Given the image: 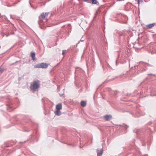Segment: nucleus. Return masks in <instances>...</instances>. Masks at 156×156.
Returning <instances> with one entry per match:
<instances>
[{
	"mask_svg": "<svg viewBox=\"0 0 156 156\" xmlns=\"http://www.w3.org/2000/svg\"><path fill=\"white\" fill-rule=\"evenodd\" d=\"M2 71V70H1V69H0V72H1V71Z\"/></svg>",
	"mask_w": 156,
	"mask_h": 156,
	"instance_id": "nucleus-17",
	"label": "nucleus"
},
{
	"mask_svg": "<svg viewBox=\"0 0 156 156\" xmlns=\"http://www.w3.org/2000/svg\"><path fill=\"white\" fill-rule=\"evenodd\" d=\"M125 19H128V18L126 16H125V18H124Z\"/></svg>",
	"mask_w": 156,
	"mask_h": 156,
	"instance_id": "nucleus-15",
	"label": "nucleus"
},
{
	"mask_svg": "<svg viewBox=\"0 0 156 156\" xmlns=\"http://www.w3.org/2000/svg\"><path fill=\"white\" fill-rule=\"evenodd\" d=\"M49 12H43L42 13L41 15L39 17V19H41V18L42 19H44L45 17L48 16V15Z\"/></svg>",
	"mask_w": 156,
	"mask_h": 156,
	"instance_id": "nucleus-3",
	"label": "nucleus"
},
{
	"mask_svg": "<svg viewBox=\"0 0 156 156\" xmlns=\"http://www.w3.org/2000/svg\"><path fill=\"white\" fill-rule=\"evenodd\" d=\"M40 22H39V24H40Z\"/></svg>",
	"mask_w": 156,
	"mask_h": 156,
	"instance_id": "nucleus-18",
	"label": "nucleus"
},
{
	"mask_svg": "<svg viewBox=\"0 0 156 156\" xmlns=\"http://www.w3.org/2000/svg\"><path fill=\"white\" fill-rule=\"evenodd\" d=\"M56 108L57 110H60L62 108V105L61 104H59L56 105Z\"/></svg>",
	"mask_w": 156,
	"mask_h": 156,
	"instance_id": "nucleus-5",
	"label": "nucleus"
},
{
	"mask_svg": "<svg viewBox=\"0 0 156 156\" xmlns=\"http://www.w3.org/2000/svg\"><path fill=\"white\" fill-rule=\"evenodd\" d=\"M155 25L154 23H153L152 24H150L147 25V27L149 28H151L152 27H153Z\"/></svg>",
	"mask_w": 156,
	"mask_h": 156,
	"instance_id": "nucleus-10",
	"label": "nucleus"
},
{
	"mask_svg": "<svg viewBox=\"0 0 156 156\" xmlns=\"http://www.w3.org/2000/svg\"><path fill=\"white\" fill-rule=\"evenodd\" d=\"M66 52V51L65 50H63L62 51V54L63 55H64V54H65V53Z\"/></svg>",
	"mask_w": 156,
	"mask_h": 156,
	"instance_id": "nucleus-13",
	"label": "nucleus"
},
{
	"mask_svg": "<svg viewBox=\"0 0 156 156\" xmlns=\"http://www.w3.org/2000/svg\"><path fill=\"white\" fill-rule=\"evenodd\" d=\"M31 56L33 60L34 61L36 60L35 58V54L34 53H32L31 54Z\"/></svg>",
	"mask_w": 156,
	"mask_h": 156,
	"instance_id": "nucleus-8",
	"label": "nucleus"
},
{
	"mask_svg": "<svg viewBox=\"0 0 156 156\" xmlns=\"http://www.w3.org/2000/svg\"><path fill=\"white\" fill-rule=\"evenodd\" d=\"M11 19H13V18L12 17V16H11Z\"/></svg>",
	"mask_w": 156,
	"mask_h": 156,
	"instance_id": "nucleus-16",
	"label": "nucleus"
},
{
	"mask_svg": "<svg viewBox=\"0 0 156 156\" xmlns=\"http://www.w3.org/2000/svg\"><path fill=\"white\" fill-rule=\"evenodd\" d=\"M1 18H2V19H5V16H4L3 17H1L0 18V19Z\"/></svg>",
	"mask_w": 156,
	"mask_h": 156,
	"instance_id": "nucleus-14",
	"label": "nucleus"
},
{
	"mask_svg": "<svg viewBox=\"0 0 156 156\" xmlns=\"http://www.w3.org/2000/svg\"><path fill=\"white\" fill-rule=\"evenodd\" d=\"M39 87L38 83L36 81L34 82L33 85H31L30 86V89L33 90H36Z\"/></svg>",
	"mask_w": 156,
	"mask_h": 156,
	"instance_id": "nucleus-2",
	"label": "nucleus"
},
{
	"mask_svg": "<svg viewBox=\"0 0 156 156\" xmlns=\"http://www.w3.org/2000/svg\"><path fill=\"white\" fill-rule=\"evenodd\" d=\"M103 153V151L101 149L99 152L98 150H97L98 156H101Z\"/></svg>",
	"mask_w": 156,
	"mask_h": 156,
	"instance_id": "nucleus-7",
	"label": "nucleus"
},
{
	"mask_svg": "<svg viewBox=\"0 0 156 156\" xmlns=\"http://www.w3.org/2000/svg\"><path fill=\"white\" fill-rule=\"evenodd\" d=\"M55 115H60L61 114V112L59 110H57L55 111Z\"/></svg>",
	"mask_w": 156,
	"mask_h": 156,
	"instance_id": "nucleus-9",
	"label": "nucleus"
},
{
	"mask_svg": "<svg viewBox=\"0 0 156 156\" xmlns=\"http://www.w3.org/2000/svg\"><path fill=\"white\" fill-rule=\"evenodd\" d=\"M104 117L106 120H108L112 118V116L111 115H106L104 116Z\"/></svg>",
	"mask_w": 156,
	"mask_h": 156,
	"instance_id": "nucleus-6",
	"label": "nucleus"
},
{
	"mask_svg": "<svg viewBox=\"0 0 156 156\" xmlns=\"http://www.w3.org/2000/svg\"><path fill=\"white\" fill-rule=\"evenodd\" d=\"M81 105L83 107H84L86 105V103L84 101H82L81 102Z\"/></svg>",
	"mask_w": 156,
	"mask_h": 156,
	"instance_id": "nucleus-11",
	"label": "nucleus"
},
{
	"mask_svg": "<svg viewBox=\"0 0 156 156\" xmlns=\"http://www.w3.org/2000/svg\"><path fill=\"white\" fill-rule=\"evenodd\" d=\"M48 64L46 63H41L39 64H38L34 66V67L35 68H45L48 66Z\"/></svg>",
	"mask_w": 156,
	"mask_h": 156,
	"instance_id": "nucleus-1",
	"label": "nucleus"
},
{
	"mask_svg": "<svg viewBox=\"0 0 156 156\" xmlns=\"http://www.w3.org/2000/svg\"><path fill=\"white\" fill-rule=\"evenodd\" d=\"M84 1L88 3L91 2L93 4H96L98 3L97 0H84Z\"/></svg>",
	"mask_w": 156,
	"mask_h": 156,
	"instance_id": "nucleus-4",
	"label": "nucleus"
},
{
	"mask_svg": "<svg viewBox=\"0 0 156 156\" xmlns=\"http://www.w3.org/2000/svg\"><path fill=\"white\" fill-rule=\"evenodd\" d=\"M143 2V0H138V3L140 4V2Z\"/></svg>",
	"mask_w": 156,
	"mask_h": 156,
	"instance_id": "nucleus-12",
	"label": "nucleus"
}]
</instances>
